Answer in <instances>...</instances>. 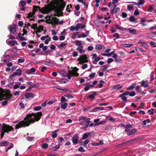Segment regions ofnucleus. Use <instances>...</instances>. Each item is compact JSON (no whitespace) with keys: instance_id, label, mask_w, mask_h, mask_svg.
Masks as SVG:
<instances>
[{"instance_id":"35","label":"nucleus","mask_w":156,"mask_h":156,"mask_svg":"<svg viewBox=\"0 0 156 156\" xmlns=\"http://www.w3.org/2000/svg\"><path fill=\"white\" fill-rule=\"evenodd\" d=\"M15 75L14 73L10 75L9 76V78L8 79V81L9 82V81L10 80H11V81L13 80V79L14 78V76Z\"/></svg>"},{"instance_id":"49","label":"nucleus","mask_w":156,"mask_h":156,"mask_svg":"<svg viewBox=\"0 0 156 156\" xmlns=\"http://www.w3.org/2000/svg\"><path fill=\"white\" fill-rule=\"evenodd\" d=\"M135 83H132L131 86L128 87L127 88V90H129V89H133L135 87Z\"/></svg>"},{"instance_id":"30","label":"nucleus","mask_w":156,"mask_h":156,"mask_svg":"<svg viewBox=\"0 0 156 156\" xmlns=\"http://www.w3.org/2000/svg\"><path fill=\"white\" fill-rule=\"evenodd\" d=\"M116 7V5H114L112 6L110 9V12L112 14H113L114 13H115L114 11H115V8Z\"/></svg>"},{"instance_id":"57","label":"nucleus","mask_w":156,"mask_h":156,"mask_svg":"<svg viewBox=\"0 0 156 156\" xmlns=\"http://www.w3.org/2000/svg\"><path fill=\"white\" fill-rule=\"evenodd\" d=\"M100 58L99 57H96L94 59V60L93 62V63L96 64L97 62L100 60Z\"/></svg>"},{"instance_id":"9","label":"nucleus","mask_w":156,"mask_h":156,"mask_svg":"<svg viewBox=\"0 0 156 156\" xmlns=\"http://www.w3.org/2000/svg\"><path fill=\"white\" fill-rule=\"evenodd\" d=\"M6 43L8 45H11L12 46H14L16 44L17 45L18 44L17 41H8V40H6Z\"/></svg>"},{"instance_id":"1","label":"nucleus","mask_w":156,"mask_h":156,"mask_svg":"<svg viewBox=\"0 0 156 156\" xmlns=\"http://www.w3.org/2000/svg\"><path fill=\"white\" fill-rule=\"evenodd\" d=\"M41 112H37V113H32L27 115V117L24 120L20 121L17 124H16L15 128L19 129L22 127H25L29 126L30 123H33L36 121H38L41 119L42 115Z\"/></svg>"},{"instance_id":"28","label":"nucleus","mask_w":156,"mask_h":156,"mask_svg":"<svg viewBox=\"0 0 156 156\" xmlns=\"http://www.w3.org/2000/svg\"><path fill=\"white\" fill-rule=\"evenodd\" d=\"M103 47V45L101 44H98L96 46L95 48L96 50H100L102 49Z\"/></svg>"},{"instance_id":"48","label":"nucleus","mask_w":156,"mask_h":156,"mask_svg":"<svg viewBox=\"0 0 156 156\" xmlns=\"http://www.w3.org/2000/svg\"><path fill=\"white\" fill-rule=\"evenodd\" d=\"M153 5H150L149 6L147 10L149 12H152L153 11L154 8L153 7Z\"/></svg>"},{"instance_id":"53","label":"nucleus","mask_w":156,"mask_h":156,"mask_svg":"<svg viewBox=\"0 0 156 156\" xmlns=\"http://www.w3.org/2000/svg\"><path fill=\"white\" fill-rule=\"evenodd\" d=\"M64 140L63 138L62 137H60L58 138V144H60L64 141Z\"/></svg>"},{"instance_id":"46","label":"nucleus","mask_w":156,"mask_h":156,"mask_svg":"<svg viewBox=\"0 0 156 156\" xmlns=\"http://www.w3.org/2000/svg\"><path fill=\"white\" fill-rule=\"evenodd\" d=\"M146 21H147L148 22H150L151 21L150 20H147L144 18H141L140 20V22L141 23H144Z\"/></svg>"},{"instance_id":"23","label":"nucleus","mask_w":156,"mask_h":156,"mask_svg":"<svg viewBox=\"0 0 156 156\" xmlns=\"http://www.w3.org/2000/svg\"><path fill=\"white\" fill-rule=\"evenodd\" d=\"M141 85L144 88L149 87V86L147 84V83L144 80H142L141 83Z\"/></svg>"},{"instance_id":"20","label":"nucleus","mask_w":156,"mask_h":156,"mask_svg":"<svg viewBox=\"0 0 156 156\" xmlns=\"http://www.w3.org/2000/svg\"><path fill=\"white\" fill-rule=\"evenodd\" d=\"M83 45H81L80 47L77 48L76 50L79 51L80 53H83L85 51L84 49H83Z\"/></svg>"},{"instance_id":"61","label":"nucleus","mask_w":156,"mask_h":156,"mask_svg":"<svg viewBox=\"0 0 156 156\" xmlns=\"http://www.w3.org/2000/svg\"><path fill=\"white\" fill-rule=\"evenodd\" d=\"M96 74L95 73H93L89 75V77L91 79H93L94 77Z\"/></svg>"},{"instance_id":"11","label":"nucleus","mask_w":156,"mask_h":156,"mask_svg":"<svg viewBox=\"0 0 156 156\" xmlns=\"http://www.w3.org/2000/svg\"><path fill=\"white\" fill-rule=\"evenodd\" d=\"M34 97V94L31 92L27 93L25 95V97L27 99L30 98H33Z\"/></svg>"},{"instance_id":"14","label":"nucleus","mask_w":156,"mask_h":156,"mask_svg":"<svg viewBox=\"0 0 156 156\" xmlns=\"http://www.w3.org/2000/svg\"><path fill=\"white\" fill-rule=\"evenodd\" d=\"M52 10L49 7H46L43 9V12L44 13H47Z\"/></svg>"},{"instance_id":"54","label":"nucleus","mask_w":156,"mask_h":156,"mask_svg":"<svg viewBox=\"0 0 156 156\" xmlns=\"http://www.w3.org/2000/svg\"><path fill=\"white\" fill-rule=\"evenodd\" d=\"M79 34V32H78L74 33L72 35L71 38L73 39L75 38L76 36Z\"/></svg>"},{"instance_id":"6","label":"nucleus","mask_w":156,"mask_h":156,"mask_svg":"<svg viewBox=\"0 0 156 156\" xmlns=\"http://www.w3.org/2000/svg\"><path fill=\"white\" fill-rule=\"evenodd\" d=\"M79 135L76 134L72 138V141L73 144L74 145L77 144L79 141Z\"/></svg>"},{"instance_id":"34","label":"nucleus","mask_w":156,"mask_h":156,"mask_svg":"<svg viewBox=\"0 0 156 156\" xmlns=\"http://www.w3.org/2000/svg\"><path fill=\"white\" fill-rule=\"evenodd\" d=\"M40 7L39 6H37L36 5L34 6L33 7V12H35L38 11V9H40Z\"/></svg>"},{"instance_id":"10","label":"nucleus","mask_w":156,"mask_h":156,"mask_svg":"<svg viewBox=\"0 0 156 156\" xmlns=\"http://www.w3.org/2000/svg\"><path fill=\"white\" fill-rule=\"evenodd\" d=\"M135 90L137 93H139L143 95L146 94V92H144L142 91L141 88L138 85L135 87Z\"/></svg>"},{"instance_id":"55","label":"nucleus","mask_w":156,"mask_h":156,"mask_svg":"<svg viewBox=\"0 0 156 156\" xmlns=\"http://www.w3.org/2000/svg\"><path fill=\"white\" fill-rule=\"evenodd\" d=\"M44 65H47L49 66H51L53 65V63L50 61H46V63H44Z\"/></svg>"},{"instance_id":"7","label":"nucleus","mask_w":156,"mask_h":156,"mask_svg":"<svg viewBox=\"0 0 156 156\" xmlns=\"http://www.w3.org/2000/svg\"><path fill=\"white\" fill-rule=\"evenodd\" d=\"M60 73L61 76L63 77H65L67 76L69 80H70L71 78V74L69 73L67 74L66 72L64 70H61L60 71Z\"/></svg>"},{"instance_id":"21","label":"nucleus","mask_w":156,"mask_h":156,"mask_svg":"<svg viewBox=\"0 0 156 156\" xmlns=\"http://www.w3.org/2000/svg\"><path fill=\"white\" fill-rule=\"evenodd\" d=\"M14 73L15 75L20 76L22 74L21 70L20 69H16Z\"/></svg>"},{"instance_id":"4","label":"nucleus","mask_w":156,"mask_h":156,"mask_svg":"<svg viewBox=\"0 0 156 156\" xmlns=\"http://www.w3.org/2000/svg\"><path fill=\"white\" fill-rule=\"evenodd\" d=\"M17 26L15 24H13L10 25L8 27V28L11 33L12 34H15L16 31Z\"/></svg>"},{"instance_id":"29","label":"nucleus","mask_w":156,"mask_h":156,"mask_svg":"<svg viewBox=\"0 0 156 156\" xmlns=\"http://www.w3.org/2000/svg\"><path fill=\"white\" fill-rule=\"evenodd\" d=\"M60 145H61L60 144H58L56 145V146H55L51 148V150L52 151H55L57 150L59 148Z\"/></svg>"},{"instance_id":"33","label":"nucleus","mask_w":156,"mask_h":156,"mask_svg":"<svg viewBox=\"0 0 156 156\" xmlns=\"http://www.w3.org/2000/svg\"><path fill=\"white\" fill-rule=\"evenodd\" d=\"M122 86L120 85L119 84H117L114 86L113 87V89H120L122 88Z\"/></svg>"},{"instance_id":"40","label":"nucleus","mask_w":156,"mask_h":156,"mask_svg":"<svg viewBox=\"0 0 156 156\" xmlns=\"http://www.w3.org/2000/svg\"><path fill=\"white\" fill-rule=\"evenodd\" d=\"M9 82V84L7 85V86H8L9 88H11L13 86V84L14 83V81L13 80L11 81L10 80Z\"/></svg>"},{"instance_id":"59","label":"nucleus","mask_w":156,"mask_h":156,"mask_svg":"<svg viewBox=\"0 0 156 156\" xmlns=\"http://www.w3.org/2000/svg\"><path fill=\"white\" fill-rule=\"evenodd\" d=\"M26 2L24 1V0H21L20 2V4H21V5L23 7L26 4Z\"/></svg>"},{"instance_id":"24","label":"nucleus","mask_w":156,"mask_h":156,"mask_svg":"<svg viewBox=\"0 0 156 156\" xmlns=\"http://www.w3.org/2000/svg\"><path fill=\"white\" fill-rule=\"evenodd\" d=\"M9 142L6 141H3L0 143V146H8Z\"/></svg>"},{"instance_id":"26","label":"nucleus","mask_w":156,"mask_h":156,"mask_svg":"<svg viewBox=\"0 0 156 156\" xmlns=\"http://www.w3.org/2000/svg\"><path fill=\"white\" fill-rule=\"evenodd\" d=\"M96 95H97L96 93V92H94L89 95L88 98L90 99H93Z\"/></svg>"},{"instance_id":"41","label":"nucleus","mask_w":156,"mask_h":156,"mask_svg":"<svg viewBox=\"0 0 156 156\" xmlns=\"http://www.w3.org/2000/svg\"><path fill=\"white\" fill-rule=\"evenodd\" d=\"M68 80L65 78H62L60 80V83H66L67 82H68Z\"/></svg>"},{"instance_id":"43","label":"nucleus","mask_w":156,"mask_h":156,"mask_svg":"<svg viewBox=\"0 0 156 156\" xmlns=\"http://www.w3.org/2000/svg\"><path fill=\"white\" fill-rule=\"evenodd\" d=\"M35 14L34 12H30L27 14V17L28 18H30V17H34V15Z\"/></svg>"},{"instance_id":"38","label":"nucleus","mask_w":156,"mask_h":156,"mask_svg":"<svg viewBox=\"0 0 156 156\" xmlns=\"http://www.w3.org/2000/svg\"><path fill=\"white\" fill-rule=\"evenodd\" d=\"M106 122V121H100L98 122L95 123L94 124V126H97L99 125H101V124H105V123Z\"/></svg>"},{"instance_id":"3","label":"nucleus","mask_w":156,"mask_h":156,"mask_svg":"<svg viewBox=\"0 0 156 156\" xmlns=\"http://www.w3.org/2000/svg\"><path fill=\"white\" fill-rule=\"evenodd\" d=\"M79 121H81L79 123L80 125H87L91 122L90 118H87L83 116L79 117Z\"/></svg>"},{"instance_id":"2","label":"nucleus","mask_w":156,"mask_h":156,"mask_svg":"<svg viewBox=\"0 0 156 156\" xmlns=\"http://www.w3.org/2000/svg\"><path fill=\"white\" fill-rule=\"evenodd\" d=\"M13 129V127L11 126L5 124L3 125L0 124V130H2V133L1 134L2 137H3L5 133H8Z\"/></svg>"},{"instance_id":"51","label":"nucleus","mask_w":156,"mask_h":156,"mask_svg":"<svg viewBox=\"0 0 156 156\" xmlns=\"http://www.w3.org/2000/svg\"><path fill=\"white\" fill-rule=\"evenodd\" d=\"M67 105L68 104L67 103H65L63 104L62 105L61 108H62L65 109L66 108Z\"/></svg>"},{"instance_id":"42","label":"nucleus","mask_w":156,"mask_h":156,"mask_svg":"<svg viewBox=\"0 0 156 156\" xmlns=\"http://www.w3.org/2000/svg\"><path fill=\"white\" fill-rule=\"evenodd\" d=\"M34 137H30L29 136H28L27 137L26 139L27 140L29 141H31L34 140Z\"/></svg>"},{"instance_id":"37","label":"nucleus","mask_w":156,"mask_h":156,"mask_svg":"<svg viewBox=\"0 0 156 156\" xmlns=\"http://www.w3.org/2000/svg\"><path fill=\"white\" fill-rule=\"evenodd\" d=\"M115 26L117 29L122 31L124 30L123 29L122 27L117 24H115Z\"/></svg>"},{"instance_id":"19","label":"nucleus","mask_w":156,"mask_h":156,"mask_svg":"<svg viewBox=\"0 0 156 156\" xmlns=\"http://www.w3.org/2000/svg\"><path fill=\"white\" fill-rule=\"evenodd\" d=\"M136 131V129H133L129 130V131L127 133V135L130 136L135 133Z\"/></svg>"},{"instance_id":"17","label":"nucleus","mask_w":156,"mask_h":156,"mask_svg":"<svg viewBox=\"0 0 156 156\" xmlns=\"http://www.w3.org/2000/svg\"><path fill=\"white\" fill-rule=\"evenodd\" d=\"M138 43L140 44L141 46H143L144 47H148L149 45H148L147 43L145 42H143L142 41H139Z\"/></svg>"},{"instance_id":"56","label":"nucleus","mask_w":156,"mask_h":156,"mask_svg":"<svg viewBox=\"0 0 156 156\" xmlns=\"http://www.w3.org/2000/svg\"><path fill=\"white\" fill-rule=\"evenodd\" d=\"M64 97L68 98H74L73 96L70 94H66L64 95Z\"/></svg>"},{"instance_id":"16","label":"nucleus","mask_w":156,"mask_h":156,"mask_svg":"<svg viewBox=\"0 0 156 156\" xmlns=\"http://www.w3.org/2000/svg\"><path fill=\"white\" fill-rule=\"evenodd\" d=\"M52 23L54 25L58 24L59 21V19L57 17H54L53 18L52 20L51 21Z\"/></svg>"},{"instance_id":"64","label":"nucleus","mask_w":156,"mask_h":156,"mask_svg":"<svg viewBox=\"0 0 156 156\" xmlns=\"http://www.w3.org/2000/svg\"><path fill=\"white\" fill-rule=\"evenodd\" d=\"M42 108V107L41 106H38L35 107L34 108V110L35 111H39Z\"/></svg>"},{"instance_id":"5","label":"nucleus","mask_w":156,"mask_h":156,"mask_svg":"<svg viewBox=\"0 0 156 156\" xmlns=\"http://www.w3.org/2000/svg\"><path fill=\"white\" fill-rule=\"evenodd\" d=\"M79 69L76 67L73 68V70L72 71L69 70L68 71L69 73L71 74L72 76H78L79 75V73H77Z\"/></svg>"},{"instance_id":"62","label":"nucleus","mask_w":156,"mask_h":156,"mask_svg":"<svg viewBox=\"0 0 156 156\" xmlns=\"http://www.w3.org/2000/svg\"><path fill=\"white\" fill-rule=\"evenodd\" d=\"M150 44L151 45V46L153 47H156V43H154L153 41H151L150 43Z\"/></svg>"},{"instance_id":"60","label":"nucleus","mask_w":156,"mask_h":156,"mask_svg":"<svg viewBox=\"0 0 156 156\" xmlns=\"http://www.w3.org/2000/svg\"><path fill=\"white\" fill-rule=\"evenodd\" d=\"M37 28V23H34L31 26V28L32 29H36Z\"/></svg>"},{"instance_id":"50","label":"nucleus","mask_w":156,"mask_h":156,"mask_svg":"<svg viewBox=\"0 0 156 156\" xmlns=\"http://www.w3.org/2000/svg\"><path fill=\"white\" fill-rule=\"evenodd\" d=\"M132 46H133L132 44H124L123 45V46L125 48H130Z\"/></svg>"},{"instance_id":"36","label":"nucleus","mask_w":156,"mask_h":156,"mask_svg":"<svg viewBox=\"0 0 156 156\" xmlns=\"http://www.w3.org/2000/svg\"><path fill=\"white\" fill-rule=\"evenodd\" d=\"M129 20L131 22H134L136 20V18L133 16L131 15L129 18Z\"/></svg>"},{"instance_id":"22","label":"nucleus","mask_w":156,"mask_h":156,"mask_svg":"<svg viewBox=\"0 0 156 156\" xmlns=\"http://www.w3.org/2000/svg\"><path fill=\"white\" fill-rule=\"evenodd\" d=\"M147 123H149V124L148 125L149 126L151 124L150 119H147L146 120H144L143 121L142 125L143 126H144L146 125Z\"/></svg>"},{"instance_id":"27","label":"nucleus","mask_w":156,"mask_h":156,"mask_svg":"<svg viewBox=\"0 0 156 156\" xmlns=\"http://www.w3.org/2000/svg\"><path fill=\"white\" fill-rule=\"evenodd\" d=\"M93 86L92 85H89V84H86L85 86V87L84 88V90L85 91H87L89 89L90 87H93Z\"/></svg>"},{"instance_id":"32","label":"nucleus","mask_w":156,"mask_h":156,"mask_svg":"<svg viewBox=\"0 0 156 156\" xmlns=\"http://www.w3.org/2000/svg\"><path fill=\"white\" fill-rule=\"evenodd\" d=\"M36 71V69L34 67H32L30 69V72L28 73V74H33V73H35Z\"/></svg>"},{"instance_id":"31","label":"nucleus","mask_w":156,"mask_h":156,"mask_svg":"<svg viewBox=\"0 0 156 156\" xmlns=\"http://www.w3.org/2000/svg\"><path fill=\"white\" fill-rule=\"evenodd\" d=\"M89 139H86L83 141V144H81V145H83L84 147H86L87 145L89 142Z\"/></svg>"},{"instance_id":"47","label":"nucleus","mask_w":156,"mask_h":156,"mask_svg":"<svg viewBox=\"0 0 156 156\" xmlns=\"http://www.w3.org/2000/svg\"><path fill=\"white\" fill-rule=\"evenodd\" d=\"M61 103H63L64 102H67L68 101L64 97L62 96L61 97Z\"/></svg>"},{"instance_id":"25","label":"nucleus","mask_w":156,"mask_h":156,"mask_svg":"<svg viewBox=\"0 0 156 156\" xmlns=\"http://www.w3.org/2000/svg\"><path fill=\"white\" fill-rule=\"evenodd\" d=\"M67 44V43L66 42L62 43L58 45V47L59 48L62 49L63 47L66 46Z\"/></svg>"},{"instance_id":"63","label":"nucleus","mask_w":156,"mask_h":156,"mask_svg":"<svg viewBox=\"0 0 156 156\" xmlns=\"http://www.w3.org/2000/svg\"><path fill=\"white\" fill-rule=\"evenodd\" d=\"M78 151L80 152H84L85 150L82 147H80L78 149Z\"/></svg>"},{"instance_id":"18","label":"nucleus","mask_w":156,"mask_h":156,"mask_svg":"<svg viewBox=\"0 0 156 156\" xmlns=\"http://www.w3.org/2000/svg\"><path fill=\"white\" fill-rule=\"evenodd\" d=\"M80 59L83 62H87L88 60H87V57L86 55H83L81 57H80Z\"/></svg>"},{"instance_id":"45","label":"nucleus","mask_w":156,"mask_h":156,"mask_svg":"<svg viewBox=\"0 0 156 156\" xmlns=\"http://www.w3.org/2000/svg\"><path fill=\"white\" fill-rule=\"evenodd\" d=\"M75 44L76 45L79 46H81L82 43L81 41L79 40H77L75 41Z\"/></svg>"},{"instance_id":"15","label":"nucleus","mask_w":156,"mask_h":156,"mask_svg":"<svg viewBox=\"0 0 156 156\" xmlns=\"http://www.w3.org/2000/svg\"><path fill=\"white\" fill-rule=\"evenodd\" d=\"M5 95L4 92H3V90L0 89V101L3 100L5 98Z\"/></svg>"},{"instance_id":"39","label":"nucleus","mask_w":156,"mask_h":156,"mask_svg":"<svg viewBox=\"0 0 156 156\" xmlns=\"http://www.w3.org/2000/svg\"><path fill=\"white\" fill-rule=\"evenodd\" d=\"M128 30H129V33L131 34H135L136 32V30L134 29L128 28Z\"/></svg>"},{"instance_id":"52","label":"nucleus","mask_w":156,"mask_h":156,"mask_svg":"<svg viewBox=\"0 0 156 156\" xmlns=\"http://www.w3.org/2000/svg\"><path fill=\"white\" fill-rule=\"evenodd\" d=\"M119 97L121 98V99L123 101H126L127 98L125 96H124V95L121 94L120 96Z\"/></svg>"},{"instance_id":"8","label":"nucleus","mask_w":156,"mask_h":156,"mask_svg":"<svg viewBox=\"0 0 156 156\" xmlns=\"http://www.w3.org/2000/svg\"><path fill=\"white\" fill-rule=\"evenodd\" d=\"M81 24L80 23H77L75 26H72L70 27V30L71 31H73L74 30L78 31L80 29V27L79 26Z\"/></svg>"},{"instance_id":"44","label":"nucleus","mask_w":156,"mask_h":156,"mask_svg":"<svg viewBox=\"0 0 156 156\" xmlns=\"http://www.w3.org/2000/svg\"><path fill=\"white\" fill-rule=\"evenodd\" d=\"M48 147V145L47 144L44 143L41 146L42 148L44 149H47Z\"/></svg>"},{"instance_id":"58","label":"nucleus","mask_w":156,"mask_h":156,"mask_svg":"<svg viewBox=\"0 0 156 156\" xmlns=\"http://www.w3.org/2000/svg\"><path fill=\"white\" fill-rule=\"evenodd\" d=\"M144 2L143 0H140L137 3V5H143L144 4Z\"/></svg>"},{"instance_id":"13","label":"nucleus","mask_w":156,"mask_h":156,"mask_svg":"<svg viewBox=\"0 0 156 156\" xmlns=\"http://www.w3.org/2000/svg\"><path fill=\"white\" fill-rule=\"evenodd\" d=\"M91 133L90 132H88L86 133H85L83 134L82 137V139L83 140L86 139L88 136H90L91 135Z\"/></svg>"},{"instance_id":"12","label":"nucleus","mask_w":156,"mask_h":156,"mask_svg":"<svg viewBox=\"0 0 156 156\" xmlns=\"http://www.w3.org/2000/svg\"><path fill=\"white\" fill-rule=\"evenodd\" d=\"M111 50L110 48L107 49L105 51L104 53L102 54V55L104 56H107L108 57L110 56L109 54V51Z\"/></svg>"}]
</instances>
